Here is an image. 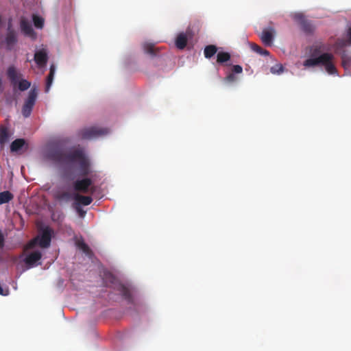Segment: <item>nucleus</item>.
Listing matches in <instances>:
<instances>
[{
  "label": "nucleus",
  "instance_id": "9",
  "mask_svg": "<svg viewBox=\"0 0 351 351\" xmlns=\"http://www.w3.org/2000/svg\"><path fill=\"white\" fill-rule=\"evenodd\" d=\"M93 184V181L89 178H85L82 180H77L74 182V189L77 191L88 193L89 188Z\"/></svg>",
  "mask_w": 351,
  "mask_h": 351
},
{
  "label": "nucleus",
  "instance_id": "24",
  "mask_svg": "<svg viewBox=\"0 0 351 351\" xmlns=\"http://www.w3.org/2000/svg\"><path fill=\"white\" fill-rule=\"evenodd\" d=\"M14 197V195L8 191L0 193V205L8 203Z\"/></svg>",
  "mask_w": 351,
  "mask_h": 351
},
{
  "label": "nucleus",
  "instance_id": "12",
  "mask_svg": "<svg viewBox=\"0 0 351 351\" xmlns=\"http://www.w3.org/2000/svg\"><path fill=\"white\" fill-rule=\"evenodd\" d=\"M34 60L38 67L42 68L45 66L48 60L47 51L45 49H40L36 51L34 54Z\"/></svg>",
  "mask_w": 351,
  "mask_h": 351
},
{
  "label": "nucleus",
  "instance_id": "23",
  "mask_svg": "<svg viewBox=\"0 0 351 351\" xmlns=\"http://www.w3.org/2000/svg\"><path fill=\"white\" fill-rule=\"evenodd\" d=\"M231 56L228 52L220 51L217 55V62L219 64H223L230 60Z\"/></svg>",
  "mask_w": 351,
  "mask_h": 351
},
{
  "label": "nucleus",
  "instance_id": "26",
  "mask_svg": "<svg viewBox=\"0 0 351 351\" xmlns=\"http://www.w3.org/2000/svg\"><path fill=\"white\" fill-rule=\"evenodd\" d=\"M34 25L36 28L41 29L44 25V19L37 15H33Z\"/></svg>",
  "mask_w": 351,
  "mask_h": 351
},
{
  "label": "nucleus",
  "instance_id": "36",
  "mask_svg": "<svg viewBox=\"0 0 351 351\" xmlns=\"http://www.w3.org/2000/svg\"><path fill=\"white\" fill-rule=\"evenodd\" d=\"M347 37H348L349 43L351 44V26L348 29Z\"/></svg>",
  "mask_w": 351,
  "mask_h": 351
},
{
  "label": "nucleus",
  "instance_id": "7",
  "mask_svg": "<svg viewBox=\"0 0 351 351\" xmlns=\"http://www.w3.org/2000/svg\"><path fill=\"white\" fill-rule=\"evenodd\" d=\"M293 19L300 24L302 30L305 34H311L314 32L315 29V26L310 21L306 20L303 14L296 13L293 15Z\"/></svg>",
  "mask_w": 351,
  "mask_h": 351
},
{
  "label": "nucleus",
  "instance_id": "27",
  "mask_svg": "<svg viewBox=\"0 0 351 351\" xmlns=\"http://www.w3.org/2000/svg\"><path fill=\"white\" fill-rule=\"evenodd\" d=\"M284 68L281 64H277L271 67L270 71L273 74H280L283 72Z\"/></svg>",
  "mask_w": 351,
  "mask_h": 351
},
{
  "label": "nucleus",
  "instance_id": "22",
  "mask_svg": "<svg viewBox=\"0 0 351 351\" xmlns=\"http://www.w3.org/2000/svg\"><path fill=\"white\" fill-rule=\"evenodd\" d=\"M143 50L145 53L152 56H155L156 55L157 49L155 47L154 45L152 43H145L143 45Z\"/></svg>",
  "mask_w": 351,
  "mask_h": 351
},
{
  "label": "nucleus",
  "instance_id": "38",
  "mask_svg": "<svg viewBox=\"0 0 351 351\" xmlns=\"http://www.w3.org/2000/svg\"><path fill=\"white\" fill-rule=\"evenodd\" d=\"M70 197V195L66 193V192H64L63 193L62 195H61V198L62 199H67Z\"/></svg>",
  "mask_w": 351,
  "mask_h": 351
},
{
  "label": "nucleus",
  "instance_id": "6",
  "mask_svg": "<svg viewBox=\"0 0 351 351\" xmlns=\"http://www.w3.org/2000/svg\"><path fill=\"white\" fill-rule=\"evenodd\" d=\"M52 230L49 228H46L43 230V232L40 237H37L35 239L32 241L29 247H32L35 245L36 241H38V245L41 247L46 248L50 245L51 240Z\"/></svg>",
  "mask_w": 351,
  "mask_h": 351
},
{
  "label": "nucleus",
  "instance_id": "4",
  "mask_svg": "<svg viewBox=\"0 0 351 351\" xmlns=\"http://www.w3.org/2000/svg\"><path fill=\"white\" fill-rule=\"evenodd\" d=\"M109 133V130L106 128L92 126L84 128L78 132V136L84 140H93Z\"/></svg>",
  "mask_w": 351,
  "mask_h": 351
},
{
  "label": "nucleus",
  "instance_id": "17",
  "mask_svg": "<svg viewBox=\"0 0 351 351\" xmlns=\"http://www.w3.org/2000/svg\"><path fill=\"white\" fill-rule=\"evenodd\" d=\"M76 245L89 258H91L93 256V251L83 240L77 241L76 242Z\"/></svg>",
  "mask_w": 351,
  "mask_h": 351
},
{
  "label": "nucleus",
  "instance_id": "25",
  "mask_svg": "<svg viewBox=\"0 0 351 351\" xmlns=\"http://www.w3.org/2000/svg\"><path fill=\"white\" fill-rule=\"evenodd\" d=\"M252 50L256 52L257 53L262 56H268L269 54V51L261 48L260 46L255 43H250Z\"/></svg>",
  "mask_w": 351,
  "mask_h": 351
},
{
  "label": "nucleus",
  "instance_id": "10",
  "mask_svg": "<svg viewBox=\"0 0 351 351\" xmlns=\"http://www.w3.org/2000/svg\"><path fill=\"white\" fill-rule=\"evenodd\" d=\"M21 32L27 36L35 38L36 34L33 29L31 23L25 18L22 17L20 21Z\"/></svg>",
  "mask_w": 351,
  "mask_h": 351
},
{
  "label": "nucleus",
  "instance_id": "32",
  "mask_svg": "<svg viewBox=\"0 0 351 351\" xmlns=\"http://www.w3.org/2000/svg\"><path fill=\"white\" fill-rule=\"evenodd\" d=\"M56 154H84V152L82 149L77 148L74 150L70 151L69 152H56Z\"/></svg>",
  "mask_w": 351,
  "mask_h": 351
},
{
  "label": "nucleus",
  "instance_id": "35",
  "mask_svg": "<svg viewBox=\"0 0 351 351\" xmlns=\"http://www.w3.org/2000/svg\"><path fill=\"white\" fill-rule=\"evenodd\" d=\"M76 210L80 217H83L85 215L86 212L84 210H83L80 207H79V206L76 207Z\"/></svg>",
  "mask_w": 351,
  "mask_h": 351
},
{
  "label": "nucleus",
  "instance_id": "13",
  "mask_svg": "<svg viewBox=\"0 0 351 351\" xmlns=\"http://www.w3.org/2000/svg\"><path fill=\"white\" fill-rule=\"evenodd\" d=\"M17 43V36L14 30L11 29V24L8 25V34L5 36L7 49L11 50L13 46Z\"/></svg>",
  "mask_w": 351,
  "mask_h": 351
},
{
  "label": "nucleus",
  "instance_id": "34",
  "mask_svg": "<svg viewBox=\"0 0 351 351\" xmlns=\"http://www.w3.org/2000/svg\"><path fill=\"white\" fill-rule=\"evenodd\" d=\"M5 245V238L1 231L0 230V249H3Z\"/></svg>",
  "mask_w": 351,
  "mask_h": 351
},
{
  "label": "nucleus",
  "instance_id": "1",
  "mask_svg": "<svg viewBox=\"0 0 351 351\" xmlns=\"http://www.w3.org/2000/svg\"><path fill=\"white\" fill-rule=\"evenodd\" d=\"M325 50L324 45L322 43L313 45L310 47V58L303 62L306 68L324 66L325 71L332 75H338L337 69L335 65V57L331 53H322Z\"/></svg>",
  "mask_w": 351,
  "mask_h": 351
},
{
  "label": "nucleus",
  "instance_id": "19",
  "mask_svg": "<svg viewBox=\"0 0 351 351\" xmlns=\"http://www.w3.org/2000/svg\"><path fill=\"white\" fill-rule=\"evenodd\" d=\"M75 199L77 202L78 204H82L84 206L90 205L93 202V198L91 197L84 196L79 194L75 195Z\"/></svg>",
  "mask_w": 351,
  "mask_h": 351
},
{
  "label": "nucleus",
  "instance_id": "21",
  "mask_svg": "<svg viewBox=\"0 0 351 351\" xmlns=\"http://www.w3.org/2000/svg\"><path fill=\"white\" fill-rule=\"evenodd\" d=\"M217 51V47L214 45H207L204 50V54L206 58L210 59Z\"/></svg>",
  "mask_w": 351,
  "mask_h": 351
},
{
  "label": "nucleus",
  "instance_id": "16",
  "mask_svg": "<svg viewBox=\"0 0 351 351\" xmlns=\"http://www.w3.org/2000/svg\"><path fill=\"white\" fill-rule=\"evenodd\" d=\"M55 71H56L55 66L53 64L51 65L50 69H49V73L48 74V75L47 77V80H46V85H45V91L46 93H48L50 90L51 86L53 81Z\"/></svg>",
  "mask_w": 351,
  "mask_h": 351
},
{
  "label": "nucleus",
  "instance_id": "15",
  "mask_svg": "<svg viewBox=\"0 0 351 351\" xmlns=\"http://www.w3.org/2000/svg\"><path fill=\"white\" fill-rule=\"evenodd\" d=\"M8 77L10 79L12 84L16 85L18 82L21 74L18 73L14 66H11L7 71Z\"/></svg>",
  "mask_w": 351,
  "mask_h": 351
},
{
  "label": "nucleus",
  "instance_id": "33",
  "mask_svg": "<svg viewBox=\"0 0 351 351\" xmlns=\"http://www.w3.org/2000/svg\"><path fill=\"white\" fill-rule=\"evenodd\" d=\"M243 68L240 65H233L232 67V73H241Z\"/></svg>",
  "mask_w": 351,
  "mask_h": 351
},
{
  "label": "nucleus",
  "instance_id": "14",
  "mask_svg": "<svg viewBox=\"0 0 351 351\" xmlns=\"http://www.w3.org/2000/svg\"><path fill=\"white\" fill-rule=\"evenodd\" d=\"M41 256L42 254L39 251H34L26 256L25 262L27 265L32 266L41 258Z\"/></svg>",
  "mask_w": 351,
  "mask_h": 351
},
{
  "label": "nucleus",
  "instance_id": "31",
  "mask_svg": "<svg viewBox=\"0 0 351 351\" xmlns=\"http://www.w3.org/2000/svg\"><path fill=\"white\" fill-rule=\"evenodd\" d=\"M237 77L234 75V73H229L225 78L224 80L228 82H234L237 80Z\"/></svg>",
  "mask_w": 351,
  "mask_h": 351
},
{
  "label": "nucleus",
  "instance_id": "29",
  "mask_svg": "<svg viewBox=\"0 0 351 351\" xmlns=\"http://www.w3.org/2000/svg\"><path fill=\"white\" fill-rule=\"evenodd\" d=\"M341 59L343 67L345 69H348V67H350L351 64V58L346 54H343L341 56Z\"/></svg>",
  "mask_w": 351,
  "mask_h": 351
},
{
  "label": "nucleus",
  "instance_id": "5",
  "mask_svg": "<svg viewBox=\"0 0 351 351\" xmlns=\"http://www.w3.org/2000/svg\"><path fill=\"white\" fill-rule=\"evenodd\" d=\"M37 95L38 92L36 88H32L29 90L27 99L25 100L22 108V114L25 117L30 116L32 108L35 104Z\"/></svg>",
  "mask_w": 351,
  "mask_h": 351
},
{
  "label": "nucleus",
  "instance_id": "18",
  "mask_svg": "<svg viewBox=\"0 0 351 351\" xmlns=\"http://www.w3.org/2000/svg\"><path fill=\"white\" fill-rule=\"evenodd\" d=\"M187 36L184 33H180L178 35L176 40V45L179 49L185 48L187 44Z\"/></svg>",
  "mask_w": 351,
  "mask_h": 351
},
{
  "label": "nucleus",
  "instance_id": "8",
  "mask_svg": "<svg viewBox=\"0 0 351 351\" xmlns=\"http://www.w3.org/2000/svg\"><path fill=\"white\" fill-rule=\"evenodd\" d=\"M13 133L9 128L8 121L0 125V151H2L5 145L10 141Z\"/></svg>",
  "mask_w": 351,
  "mask_h": 351
},
{
  "label": "nucleus",
  "instance_id": "3",
  "mask_svg": "<svg viewBox=\"0 0 351 351\" xmlns=\"http://www.w3.org/2000/svg\"><path fill=\"white\" fill-rule=\"evenodd\" d=\"M102 279L105 286L116 289L128 303H133V298L130 290L126 286L120 283L111 272L105 271Z\"/></svg>",
  "mask_w": 351,
  "mask_h": 351
},
{
  "label": "nucleus",
  "instance_id": "37",
  "mask_svg": "<svg viewBox=\"0 0 351 351\" xmlns=\"http://www.w3.org/2000/svg\"><path fill=\"white\" fill-rule=\"evenodd\" d=\"M8 294V290H5L4 291L3 289L1 287V286L0 285V295H7Z\"/></svg>",
  "mask_w": 351,
  "mask_h": 351
},
{
  "label": "nucleus",
  "instance_id": "20",
  "mask_svg": "<svg viewBox=\"0 0 351 351\" xmlns=\"http://www.w3.org/2000/svg\"><path fill=\"white\" fill-rule=\"evenodd\" d=\"M261 38L265 45H271L273 41V35L271 32L266 30L263 31L262 32Z\"/></svg>",
  "mask_w": 351,
  "mask_h": 351
},
{
  "label": "nucleus",
  "instance_id": "28",
  "mask_svg": "<svg viewBox=\"0 0 351 351\" xmlns=\"http://www.w3.org/2000/svg\"><path fill=\"white\" fill-rule=\"evenodd\" d=\"M30 82L26 80H22L19 82V88L21 91L27 90L30 87Z\"/></svg>",
  "mask_w": 351,
  "mask_h": 351
},
{
  "label": "nucleus",
  "instance_id": "11",
  "mask_svg": "<svg viewBox=\"0 0 351 351\" xmlns=\"http://www.w3.org/2000/svg\"><path fill=\"white\" fill-rule=\"evenodd\" d=\"M10 147L12 152L27 151L29 145L27 141L24 138H17L12 142Z\"/></svg>",
  "mask_w": 351,
  "mask_h": 351
},
{
  "label": "nucleus",
  "instance_id": "39",
  "mask_svg": "<svg viewBox=\"0 0 351 351\" xmlns=\"http://www.w3.org/2000/svg\"><path fill=\"white\" fill-rule=\"evenodd\" d=\"M95 191L93 187L90 188V193H93Z\"/></svg>",
  "mask_w": 351,
  "mask_h": 351
},
{
  "label": "nucleus",
  "instance_id": "30",
  "mask_svg": "<svg viewBox=\"0 0 351 351\" xmlns=\"http://www.w3.org/2000/svg\"><path fill=\"white\" fill-rule=\"evenodd\" d=\"M348 45H350L349 43L348 39L344 40V39H337L335 43V47L337 49H341L347 46Z\"/></svg>",
  "mask_w": 351,
  "mask_h": 351
},
{
  "label": "nucleus",
  "instance_id": "2",
  "mask_svg": "<svg viewBox=\"0 0 351 351\" xmlns=\"http://www.w3.org/2000/svg\"><path fill=\"white\" fill-rule=\"evenodd\" d=\"M47 159L65 163L67 169L80 176H87L92 172L91 165L86 155H46Z\"/></svg>",
  "mask_w": 351,
  "mask_h": 351
}]
</instances>
